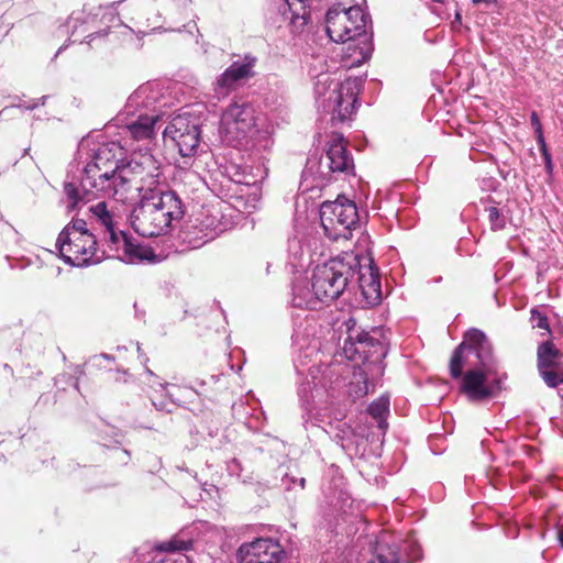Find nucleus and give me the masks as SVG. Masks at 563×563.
<instances>
[{"instance_id": "obj_1", "label": "nucleus", "mask_w": 563, "mask_h": 563, "mask_svg": "<svg viewBox=\"0 0 563 563\" xmlns=\"http://www.w3.org/2000/svg\"><path fill=\"white\" fill-rule=\"evenodd\" d=\"M123 154V147L115 142L101 144L84 169L80 187L73 183L64 185L68 208L76 209L81 201H89L99 194L125 201L132 189H142L140 183L154 184L161 177V165L152 153L135 154L130 162L120 165Z\"/></svg>"}, {"instance_id": "obj_2", "label": "nucleus", "mask_w": 563, "mask_h": 563, "mask_svg": "<svg viewBox=\"0 0 563 563\" xmlns=\"http://www.w3.org/2000/svg\"><path fill=\"white\" fill-rule=\"evenodd\" d=\"M450 374L462 378L460 390L471 401H485L500 391L493 347L483 331L471 329L465 333L451 356Z\"/></svg>"}, {"instance_id": "obj_3", "label": "nucleus", "mask_w": 563, "mask_h": 563, "mask_svg": "<svg viewBox=\"0 0 563 563\" xmlns=\"http://www.w3.org/2000/svg\"><path fill=\"white\" fill-rule=\"evenodd\" d=\"M159 177L154 184L140 183L137 191L140 202L131 212L130 221L134 231L142 236H158L168 232L174 221L184 216V207L179 197L172 190L157 187Z\"/></svg>"}, {"instance_id": "obj_4", "label": "nucleus", "mask_w": 563, "mask_h": 563, "mask_svg": "<svg viewBox=\"0 0 563 563\" xmlns=\"http://www.w3.org/2000/svg\"><path fill=\"white\" fill-rule=\"evenodd\" d=\"M221 125L225 139L235 147L261 153L274 145V125L256 115L254 107L245 101L231 103L222 114Z\"/></svg>"}, {"instance_id": "obj_5", "label": "nucleus", "mask_w": 563, "mask_h": 563, "mask_svg": "<svg viewBox=\"0 0 563 563\" xmlns=\"http://www.w3.org/2000/svg\"><path fill=\"white\" fill-rule=\"evenodd\" d=\"M357 265V256L353 254L338 256L317 265L311 277V288L314 295H309V298H306L300 294L302 289L298 288L295 305L298 308L314 310L319 302L335 300L355 276Z\"/></svg>"}, {"instance_id": "obj_6", "label": "nucleus", "mask_w": 563, "mask_h": 563, "mask_svg": "<svg viewBox=\"0 0 563 563\" xmlns=\"http://www.w3.org/2000/svg\"><path fill=\"white\" fill-rule=\"evenodd\" d=\"M367 20L368 16L358 5L345 8L336 4L327 12L325 31L331 41L354 44L352 65H361L372 55L373 44L366 31Z\"/></svg>"}, {"instance_id": "obj_7", "label": "nucleus", "mask_w": 563, "mask_h": 563, "mask_svg": "<svg viewBox=\"0 0 563 563\" xmlns=\"http://www.w3.org/2000/svg\"><path fill=\"white\" fill-rule=\"evenodd\" d=\"M314 93L319 107L332 114V120L344 122L351 119L356 110L360 81L346 79L339 82L329 74L322 73L316 76Z\"/></svg>"}, {"instance_id": "obj_8", "label": "nucleus", "mask_w": 563, "mask_h": 563, "mask_svg": "<svg viewBox=\"0 0 563 563\" xmlns=\"http://www.w3.org/2000/svg\"><path fill=\"white\" fill-rule=\"evenodd\" d=\"M98 223L104 227V240L108 243L109 256L125 263L151 261L155 255L152 249L134 241L124 231L117 228L113 214L101 201L89 208Z\"/></svg>"}, {"instance_id": "obj_9", "label": "nucleus", "mask_w": 563, "mask_h": 563, "mask_svg": "<svg viewBox=\"0 0 563 563\" xmlns=\"http://www.w3.org/2000/svg\"><path fill=\"white\" fill-rule=\"evenodd\" d=\"M96 245V236L89 232L87 223L81 219L66 225L56 241L64 261L74 266L99 263L102 254L98 253Z\"/></svg>"}, {"instance_id": "obj_10", "label": "nucleus", "mask_w": 563, "mask_h": 563, "mask_svg": "<svg viewBox=\"0 0 563 563\" xmlns=\"http://www.w3.org/2000/svg\"><path fill=\"white\" fill-rule=\"evenodd\" d=\"M320 220L329 239L347 240L351 238L352 230L358 224L356 205L346 198L325 201L320 208Z\"/></svg>"}, {"instance_id": "obj_11", "label": "nucleus", "mask_w": 563, "mask_h": 563, "mask_svg": "<svg viewBox=\"0 0 563 563\" xmlns=\"http://www.w3.org/2000/svg\"><path fill=\"white\" fill-rule=\"evenodd\" d=\"M346 146L347 143L341 134L331 135L327 153L319 162V174L322 178H330L334 173H353L354 161Z\"/></svg>"}, {"instance_id": "obj_12", "label": "nucleus", "mask_w": 563, "mask_h": 563, "mask_svg": "<svg viewBox=\"0 0 563 563\" xmlns=\"http://www.w3.org/2000/svg\"><path fill=\"white\" fill-rule=\"evenodd\" d=\"M164 137H169L184 157L194 156L200 144V129L184 115H177L164 130Z\"/></svg>"}, {"instance_id": "obj_13", "label": "nucleus", "mask_w": 563, "mask_h": 563, "mask_svg": "<svg viewBox=\"0 0 563 563\" xmlns=\"http://www.w3.org/2000/svg\"><path fill=\"white\" fill-rule=\"evenodd\" d=\"M347 335L344 340L343 351L347 358L356 357L367 360L373 354L380 353L383 345L380 341L368 332L356 327V321L350 318L346 321Z\"/></svg>"}, {"instance_id": "obj_14", "label": "nucleus", "mask_w": 563, "mask_h": 563, "mask_svg": "<svg viewBox=\"0 0 563 563\" xmlns=\"http://www.w3.org/2000/svg\"><path fill=\"white\" fill-rule=\"evenodd\" d=\"M164 95L158 82L152 81L141 85L128 99L125 104V113L134 115L141 112L148 114H159L162 117V107Z\"/></svg>"}, {"instance_id": "obj_15", "label": "nucleus", "mask_w": 563, "mask_h": 563, "mask_svg": "<svg viewBox=\"0 0 563 563\" xmlns=\"http://www.w3.org/2000/svg\"><path fill=\"white\" fill-rule=\"evenodd\" d=\"M283 554L284 551L278 542L260 538L242 544L236 556L240 563H279Z\"/></svg>"}, {"instance_id": "obj_16", "label": "nucleus", "mask_w": 563, "mask_h": 563, "mask_svg": "<svg viewBox=\"0 0 563 563\" xmlns=\"http://www.w3.org/2000/svg\"><path fill=\"white\" fill-rule=\"evenodd\" d=\"M191 547V540H185L179 536H174L167 541L157 543L148 551L136 552L131 563H176L169 555L176 552L188 551Z\"/></svg>"}, {"instance_id": "obj_17", "label": "nucleus", "mask_w": 563, "mask_h": 563, "mask_svg": "<svg viewBox=\"0 0 563 563\" xmlns=\"http://www.w3.org/2000/svg\"><path fill=\"white\" fill-rule=\"evenodd\" d=\"M356 267L360 268L357 272L358 287L366 303L371 306L379 303L382 299V291L378 272L372 265L362 267L358 264Z\"/></svg>"}, {"instance_id": "obj_18", "label": "nucleus", "mask_w": 563, "mask_h": 563, "mask_svg": "<svg viewBox=\"0 0 563 563\" xmlns=\"http://www.w3.org/2000/svg\"><path fill=\"white\" fill-rule=\"evenodd\" d=\"M133 117H135V120L130 121L125 126L130 136L136 141L151 140L155 134L154 126L159 120V114L141 112Z\"/></svg>"}, {"instance_id": "obj_19", "label": "nucleus", "mask_w": 563, "mask_h": 563, "mask_svg": "<svg viewBox=\"0 0 563 563\" xmlns=\"http://www.w3.org/2000/svg\"><path fill=\"white\" fill-rule=\"evenodd\" d=\"M195 222L201 227V236H191L194 233L191 230H183L180 233L183 241L186 242L191 249H198L202 246L206 242L213 240L218 234L217 229L219 222L216 217H206V220L196 218Z\"/></svg>"}, {"instance_id": "obj_20", "label": "nucleus", "mask_w": 563, "mask_h": 563, "mask_svg": "<svg viewBox=\"0 0 563 563\" xmlns=\"http://www.w3.org/2000/svg\"><path fill=\"white\" fill-rule=\"evenodd\" d=\"M308 0H284L283 15L294 27L299 29L309 21Z\"/></svg>"}, {"instance_id": "obj_21", "label": "nucleus", "mask_w": 563, "mask_h": 563, "mask_svg": "<svg viewBox=\"0 0 563 563\" xmlns=\"http://www.w3.org/2000/svg\"><path fill=\"white\" fill-rule=\"evenodd\" d=\"M253 60L234 62L219 78L218 85L222 88L230 89L240 80L251 76Z\"/></svg>"}, {"instance_id": "obj_22", "label": "nucleus", "mask_w": 563, "mask_h": 563, "mask_svg": "<svg viewBox=\"0 0 563 563\" xmlns=\"http://www.w3.org/2000/svg\"><path fill=\"white\" fill-rule=\"evenodd\" d=\"M561 355L552 342L547 341L538 347V368L553 367Z\"/></svg>"}, {"instance_id": "obj_23", "label": "nucleus", "mask_w": 563, "mask_h": 563, "mask_svg": "<svg viewBox=\"0 0 563 563\" xmlns=\"http://www.w3.org/2000/svg\"><path fill=\"white\" fill-rule=\"evenodd\" d=\"M389 397L380 396L377 400L373 401L368 407L369 415L377 421L378 427L384 429L386 427V417L389 413Z\"/></svg>"}, {"instance_id": "obj_24", "label": "nucleus", "mask_w": 563, "mask_h": 563, "mask_svg": "<svg viewBox=\"0 0 563 563\" xmlns=\"http://www.w3.org/2000/svg\"><path fill=\"white\" fill-rule=\"evenodd\" d=\"M485 211L487 212V217H488V221H489L492 231H499L505 228L506 218H505V216H503L499 212V210L496 207H494V206L487 207L485 209Z\"/></svg>"}, {"instance_id": "obj_25", "label": "nucleus", "mask_w": 563, "mask_h": 563, "mask_svg": "<svg viewBox=\"0 0 563 563\" xmlns=\"http://www.w3.org/2000/svg\"><path fill=\"white\" fill-rule=\"evenodd\" d=\"M540 375L542 376L544 383L554 388L563 383V373L559 371L552 369V367H542L539 368Z\"/></svg>"}, {"instance_id": "obj_26", "label": "nucleus", "mask_w": 563, "mask_h": 563, "mask_svg": "<svg viewBox=\"0 0 563 563\" xmlns=\"http://www.w3.org/2000/svg\"><path fill=\"white\" fill-rule=\"evenodd\" d=\"M530 321L533 328L542 329L545 330L547 332H550V325L547 316L541 313L538 309L531 310Z\"/></svg>"}, {"instance_id": "obj_27", "label": "nucleus", "mask_w": 563, "mask_h": 563, "mask_svg": "<svg viewBox=\"0 0 563 563\" xmlns=\"http://www.w3.org/2000/svg\"><path fill=\"white\" fill-rule=\"evenodd\" d=\"M377 560L379 563H399V558L396 553L391 552L388 555H384L383 553L377 554Z\"/></svg>"}, {"instance_id": "obj_28", "label": "nucleus", "mask_w": 563, "mask_h": 563, "mask_svg": "<svg viewBox=\"0 0 563 563\" xmlns=\"http://www.w3.org/2000/svg\"><path fill=\"white\" fill-rule=\"evenodd\" d=\"M298 288L303 289V290H301V291H300V294H301L303 297H306V298H309V295H314L313 289H311V290H310V289H308L305 285L296 284V285L294 286V288H292V292H294V297H292V305H294L295 307H297V306L295 305V299H296V292H297V289H298Z\"/></svg>"}, {"instance_id": "obj_29", "label": "nucleus", "mask_w": 563, "mask_h": 563, "mask_svg": "<svg viewBox=\"0 0 563 563\" xmlns=\"http://www.w3.org/2000/svg\"><path fill=\"white\" fill-rule=\"evenodd\" d=\"M536 133H537L538 144L540 146V151H544V148H548V147H547L545 140L543 137L542 130L536 131Z\"/></svg>"}, {"instance_id": "obj_30", "label": "nucleus", "mask_w": 563, "mask_h": 563, "mask_svg": "<svg viewBox=\"0 0 563 563\" xmlns=\"http://www.w3.org/2000/svg\"><path fill=\"white\" fill-rule=\"evenodd\" d=\"M184 230H191L194 233L191 234V236H201V227L199 224H196V222L191 225H188L186 227Z\"/></svg>"}, {"instance_id": "obj_31", "label": "nucleus", "mask_w": 563, "mask_h": 563, "mask_svg": "<svg viewBox=\"0 0 563 563\" xmlns=\"http://www.w3.org/2000/svg\"><path fill=\"white\" fill-rule=\"evenodd\" d=\"M531 124L533 125L536 131L542 130L541 122L536 112H532L531 114Z\"/></svg>"}, {"instance_id": "obj_32", "label": "nucleus", "mask_w": 563, "mask_h": 563, "mask_svg": "<svg viewBox=\"0 0 563 563\" xmlns=\"http://www.w3.org/2000/svg\"><path fill=\"white\" fill-rule=\"evenodd\" d=\"M541 154L544 159V164L552 162L551 154L549 153L548 148H544V151H541Z\"/></svg>"}, {"instance_id": "obj_33", "label": "nucleus", "mask_w": 563, "mask_h": 563, "mask_svg": "<svg viewBox=\"0 0 563 563\" xmlns=\"http://www.w3.org/2000/svg\"><path fill=\"white\" fill-rule=\"evenodd\" d=\"M472 2L474 4H481V3L492 4V3H497V0H472Z\"/></svg>"}, {"instance_id": "obj_34", "label": "nucleus", "mask_w": 563, "mask_h": 563, "mask_svg": "<svg viewBox=\"0 0 563 563\" xmlns=\"http://www.w3.org/2000/svg\"><path fill=\"white\" fill-rule=\"evenodd\" d=\"M545 165V170L548 173L549 176H552V173H553V168H554V165L552 162H549Z\"/></svg>"}, {"instance_id": "obj_35", "label": "nucleus", "mask_w": 563, "mask_h": 563, "mask_svg": "<svg viewBox=\"0 0 563 563\" xmlns=\"http://www.w3.org/2000/svg\"><path fill=\"white\" fill-rule=\"evenodd\" d=\"M461 22H462V15L460 12H456L455 16H454V21H453V26H455V24H461Z\"/></svg>"}, {"instance_id": "obj_36", "label": "nucleus", "mask_w": 563, "mask_h": 563, "mask_svg": "<svg viewBox=\"0 0 563 563\" xmlns=\"http://www.w3.org/2000/svg\"><path fill=\"white\" fill-rule=\"evenodd\" d=\"M284 483H285L286 485H288L289 483H296V481H295V478H294V477H288V476H286V477L284 478Z\"/></svg>"}, {"instance_id": "obj_37", "label": "nucleus", "mask_w": 563, "mask_h": 563, "mask_svg": "<svg viewBox=\"0 0 563 563\" xmlns=\"http://www.w3.org/2000/svg\"><path fill=\"white\" fill-rule=\"evenodd\" d=\"M257 172H258V177H260L261 179H262V178H264V177L266 176V170H265V169H261V168H258V169H257Z\"/></svg>"}, {"instance_id": "obj_38", "label": "nucleus", "mask_w": 563, "mask_h": 563, "mask_svg": "<svg viewBox=\"0 0 563 563\" xmlns=\"http://www.w3.org/2000/svg\"><path fill=\"white\" fill-rule=\"evenodd\" d=\"M238 181H239V183L251 184V183H256V181H257V179H256V178H254V179H252V180H249V179H239Z\"/></svg>"}, {"instance_id": "obj_39", "label": "nucleus", "mask_w": 563, "mask_h": 563, "mask_svg": "<svg viewBox=\"0 0 563 563\" xmlns=\"http://www.w3.org/2000/svg\"><path fill=\"white\" fill-rule=\"evenodd\" d=\"M298 483H299L300 488L303 489L306 479L303 477H301V478H299Z\"/></svg>"}, {"instance_id": "obj_40", "label": "nucleus", "mask_w": 563, "mask_h": 563, "mask_svg": "<svg viewBox=\"0 0 563 563\" xmlns=\"http://www.w3.org/2000/svg\"><path fill=\"white\" fill-rule=\"evenodd\" d=\"M148 26H151L153 30H156V29L161 27V25L156 24L155 22H153V23L150 22Z\"/></svg>"}, {"instance_id": "obj_41", "label": "nucleus", "mask_w": 563, "mask_h": 563, "mask_svg": "<svg viewBox=\"0 0 563 563\" xmlns=\"http://www.w3.org/2000/svg\"><path fill=\"white\" fill-rule=\"evenodd\" d=\"M367 393V387L366 385L361 389V395H365Z\"/></svg>"}, {"instance_id": "obj_42", "label": "nucleus", "mask_w": 563, "mask_h": 563, "mask_svg": "<svg viewBox=\"0 0 563 563\" xmlns=\"http://www.w3.org/2000/svg\"><path fill=\"white\" fill-rule=\"evenodd\" d=\"M433 2L442 3L443 0H432Z\"/></svg>"}]
</instances>
